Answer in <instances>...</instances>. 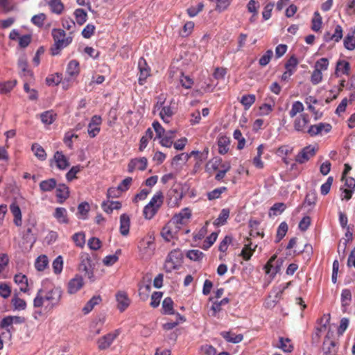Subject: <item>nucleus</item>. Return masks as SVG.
<instances>
[{"mask_svg": "<svg viewBox=\"0 0 355 355\" xmlns=\"http://www.w3.org/2000/svg\"><path fill=\"white\" fill-rule=\"evenodd\" d=\"M56 166L60 170H65L69 166V162L62 151H56L53 156Z\"/></svg>", "mask_w": 355, "mask_h": 355, "instance_id": "15", "label": "nucleus"}, {"mask_svg": "<svg viewBox=\"0 0 355 355\" xmlns=\"http://www.w3.org/2000/svg\"><path fill=\"white\" fill-rule=\"evenodd\" d=\"M14 281L17 284H24V286L20 288V291L23 293H26L28 291V278L26 275L21 273L17 274L14 277Z\"/></svg>", "mask_w": 355, "mask_h": 355, "instance_id": "32", "label": "nucleus"}, {"mask_svg": "<svg viewBox=\"0 0 355 355\" xmlns=\"http://www.w3.org/2000/svg\"><path fill=\"white\" fill-rule=\"evenodd\" d=\"M101 207L107 214H111L114 209L119 210L121 208V203L119 201H103Z\"/></svg>", "mask_w": 355, "mask_h": 355, "instance_id": "27", "label": "nucleus"}, {"mask_svg": "<svg viewBox=\"0 0 355 355\" xmlns=\"http://www.w3.org/2000/svg\"><path fill=\"white\" fill-rule=\"evenodd\" d=\"M46 84L49 86L58 85L62 80V74L61 73H55L48 76L46 78Z\"/></svg>", "mask_w": 355, "mask_h": 355, "instance_id": "35", "label": "nucleus"}, {"mask_svg": "<svg viewBox=\"0 0 355 355\" xmlns=\"http://www.w3.org/2000/svg\"><path fill=\"white\" fill-rule=\"evenodd\" d=\"M164 202V194L162 191H157L151 198L150 202L147 204L149 207H156L157 205H162Z\"/></svg>", "mask_w": 355, "mask_h": 355, "instance_id": "46", "label": "nucleus"}, {"mask_svg": "<svg viewBox=\"0 0 355 355\" xmlns=\"http://www.w3.org/2000/svg\"><path fill=\"white\" fill-rule=\"evenodd\" d=\"M57 186V181L54 178H50L40 182L39 187L42 191L49 192L53 191Z\"/></svg>", "mask_w": 355, "mask_h": 355, "instance_id": "25", "label": "nucleus"}, {"mask_svg": "<svg viewBox=\"0 0 355 355\" xmlns=\"http://www.w3.org/2000/svg\"><path fill=\"white\" fill-rule=\"evenodd\" d=\"M16 80L0 83V94H5L9 93L16 85Z\"/></svg>", "mask_w": 355, "mask_h": 355, "instance_id": "43", "label": "nucleus"}, {"mask_svg": "<svg viewBox=\"0 0 355 355\" xmlns=\"http://www.w3.org/2000/svg\"><path fill=\"white\" fill-rule=\"evenodd\" d=\"M316 153V149L311 145L303 148L296 155L295 162L299 164H304L308 162L311 157Z\"/></svg>", "mask_w": 355, "mask_h": 355, "instance_id": "8", "label": "nucleus"}, {"mask_svg": "<svg viewBox=\"0 0 355 355\" xmlns=\"http://www.w3.org/2000/svg\"><path fill=\"white\" fill-rule=\"evenodd\" d=\"M102 301L101 295L93 296L83 308V312L85 314L89 313L96 305H98Z\"/></svg>", "mask_w": 355, "mask_h": 355, "instance_id": "28", "label": "nucleus"}, {"mask_svg": "<svg viewBox=\"0 0 355 355\" xmlns=\"http://www.w3.org/2000/svg\"><path fill=\"white\" fill-rule=\"evenodd\" d=\"M332 126L328 123H319L318 124L311 125L306 130L311 137H315L319 134H321L322 131L325 133H328L331 130Z\"/></svg>", "mask_w": 355, "mask_h": 355, "instance_id": "10", "label": "nucleus"}, {"mask_svg": "<svg viewBox=\"0 0 355 355\" xmlns=\"http://www.w3.org/2000/svg\"><path fill=\"white\" fill-rule=\"evenodd\" d=\"M350 71V64L344 60H338L336 62L335 69V76L338 78L340 76V72L345 75H349Z\"/></svg>", "mask_w": 355, "mask_h": 355, "instance_id": "16", "label": "nucleus"}, {"mask_svg": "<svg viewBox=\"0 0 355 355\" xmlns=\"http://www.w3.org/2000/svg\"><path fill=\"white\" fill-rule=\"evenodd\" d=\"M54 44L50 49L51 54L53 56L58 55L60 54L62 49L64 47L63 41L61 40H54Z\"/></svg>", "mask_w": 355, "mask_h": 355, "instance_id": "56", "label": "nucleus"}, {"mask_svg": "<svg viewBox=\"0 0 355 355\" xmlns=\"http://www.w3.org/2000/svg\"><path fill=\"white\" fill-rule=\"evenodd\" d=\"M342 307L344 308L343 311H345V309L352 302V293L349 289L345 288L342 291L340 296Z\"/></svg>", "mask_w": 355, "mask_h": 355, "instance_id": "30", "label": "nucleus"}, {"mask_svg": "<svg viewBox=\"0 0 355 355\" xmlns=\"http://www.w3.org/2000/svg\"><path fill=\"white\" fill-rule=\"evenodd\" d=\"M12 303L17 310H24L26 308V302L24 300L21 299L15 295L12 299Z\"/></svg>", "mask_w": 355, "mask_h": 355, "instance_id": "59", "label": "nucleus"}, {"mask_svg": "<svg viewBox=\"0 0 355 355\" xmlns=\"http://www.w3.org/2000/svg\"><path fill=\"white\" fill-rule=\"evenodd\" d=\"M49 4L52 12L60 15L64 10V5L61 0H51Z\"/></svg>", "mask_w": 355, "mask_h": 355, "instance_id": "49", "label": "nucleus"}, {"mask_svg": "<svg viewBox=\"0 0 355 355\" xmlns=\"http://www.w3.org/2000/svg\"><path fill=\"white\" fill-rule=\"evenodd\" d=\"M311 29L313 31L318 32L320 30L322 24V19L318 11H315L314 12V16L311 20Z\"/></svg>", "mask_w": 355, "mask_h": 355, "instance_id": "40", "label": "nucleus"}, {"mask_svg": "<svg viewBox=\"0 0 355 355\" xmlns=\"http://www.w3.org/2000/svg\"><path fill=\"white\" fill-rule=\"evenodd\" d=\"M288 227L287 223L285 221L282 222L277 228V235L275 241L276 243H278L281 241V240L283 239L286 232H288Z\"/></svg>", "mask_w": 355, "mask_h": 355, "instance_id": "34", "label": "nucleus"}, {"mask_svg": "<svg viewBox=\"0 0 355 355\" xmlns=\"http://www.w3.org/2000/svg\"><path fill=\"white\" fill-rule=\"evenodd\" d=\"M343 44L346 49L352 51L355 49V37L354 35V33L352 34L348 33L344 40Z\"/></svg>", "mask_w": 355, "mask_h": 355, "instance_id": "50", "label": "nucleus"}, {"mask_svg": "<svg viewBox=\"0 0 355 355\" xmlns=\"http://www.w3.org/2000/svg\"><path fill=\"white\" fill-rule=\"evenodd\" d=\"M173 301L170 297L164 299L162 302V313L165 315H174Z\"/></svg>", "mask_w": 355, "mask_h": 355, "instance_id": "29", "label": "nucleus"}, {"mask_svg": "<svg viewBox=\"0 0 355 355\" xmlns=\"http://www.w3.org/2000/svg\"><path fill=\"white\" fill-rule=\"evenodd\" d=\"M67 74L69 76V78L76 77L80 73L79 62L76 60H71L67 65Z\"/></svg>", "mask_w": 355, "mask_h": 355, "instance_id": "23", "label": "nucleus"}, {"mask_svg": "<svg viewBox=\"0 0 355 355\" xmlns=\"http://www.w3.org/2000/svg\"><path fill=\"white\" fill-rule=\"evenodd\" d=\"M286 209V205L284 202H276L270 209L269 216H277L281 214Z\"/></svg>", "mask_w": 355, "mask_h": 355, "instance_id": "31", "label": "nucleus"}, {"mask_svg": "<svg viewBox=\"0 0 355 355\" xmlns=\"http://www.w3.org/2000/svg\"><path fill=\"white\" fill-rule=\"evenodd\" d=\"M130 219L127 214H123L120 216V233L123 236H127L130 232Z\"/></svg>", "mask_w": 355, "mask_h": 355, "instance_id": "18", "label": "nucleus"}, {"mask_svg": "<svg viewBox=\"0 0 355 355\" xmlns=\"http://www.w3.org/2000/svg\"><path fill=\"white\" fill-rule=\"evenodd\" d=\"M18 67L21 69V75L24 76L33 77V72L28 69V62L25 59H19L18 61Z\"/></svg>", "mask_w": 355, "mask_h": 355, "instance_id": "47", "label": "nucleus"}, {"mask_svg": "<svg viewBox=\"0 0 355 355\" xmlns=\"http://www.w3.org/2000/svg\"><path fill=\"white\" fill-rule=\"evenodd\" d=\"M218 235V232H212L209 236H207L203 242L202 248L205 250H207L216 241Z\"/></svg>", "mask_w": 355, "mask_h": 355, "instance_id": "48", "label": "nucleus"}, {"mask_svg": "<svg viewBox=\"0 0 355 355\" xmlns=\"http://www.w3.org/2000/svg\"><path fill=\"white\" fill-rule=\"evenodd\" d=\"M256 96L254 94H245L242 96L240 101L241 103L244 106L245 110H248L255 102Z\"/></svg>", "mask_w": 355, "mask_h": 355, "instance_id": "44", "label": "nucleus"}, {"mask_svg": "<svg viewBox=\"0 0 355 355\" xmlns=\"http://www.w3.org/2000/svg\"><path fill=\"white\" fill-rule=\"evenodd\" d=\"M32 150L35 152V155L40 160H44L46 158V154L44 148L37 144H33Z\"/></svg>", "mask_w": 355, "mask_h": 355, "instance_id": "53", "label": "nucleus"}, {"mask_svg": "<svg viewBox=\"0 0 355 355\" xmlns=\"http://www.w3.org/2000/svg\"><path fill=\"white\" fill-rule=\"evenodd\" d=\"M139 256L141 259L148 260L154 254L155 250V236L153 234H148L142 238L137 245Z\"/></svg>", "mask_w": 355, "mask_h": 355, "instance_id": "2", "label": "nucleus"}, {"mask_svg": "<svg viewBox=\"0 0 355 355\" xmlns=\"http://www.w3.org/2000/svg\"><path fill=\"white\" fill-rule=\"evenodd\" d=\"M83 166L80 165H76L72 166L70 170L66 174V178L68 182H71L74 179H76V174L79 173Z\"/></svg>", "mask_w": 355, "mask_h": 355, "instance_id": "54", "label": "nucleus"}, {"mask_svg": "<svg viewBox=\"0 0 355 355\" xmlns=\"http://www.w3.org/2000/svg\"><path fill=\"white\" fill-rule=\"evenodd\" d=\"M80 263L79 265V270L85 272V275L91 280L94 281V264L91 260V257L87 253H83L80 257Z\"/></svg>", "mask_w": 355, "mask_h": 355, "instance_id": "5", "label": "nucleus"}, {"mask_svg": "<svg viewBox=\"0 0 355 355\" xmlns=\"http://www.w3.org/2000/svg\"><path fill=\"white\" fill-rule=\"evenodd\" d=\"M171 223H172L171 221L166 223L162 229V231L160 233L162 238L166 242H169L171 241V239L174 237V234H173L172 230H171Z\"/></svg>", "mask_w": 355, "mask_h": 355, "instance_id": "36", "label": "nucleus"}, {"mask_svg": "<svg viewBox=\"0 0 355 355\" xmlns=\"http://www.w3.org/2000/svg\"><path fill=\"white\" fill-rule=\"evenodd\" d=\"M49 259L46 255L39 256L35 263V268L38 271H43L48 266Z\"/></svg>", "mask_w": 355, "mask_h": 355, "instance_id": "37", "label": "nucleus"}, {"mask_svg": "<svg viewBox=\"0 0 355 355\" xmlns=\"http://www.w3.org/2000/svg\"><path fill=\"white\" fill-rule=\"evenodd\" d=\"M55 189L57 202L62 204L69 196V188L64 184H59Z\"/></svg>", "mask_w": 355, "mask_h": 355, "instance_id": "13", "label": "nucleus"}, {"mask_svg": "<svg viewBox=\"0 0 355 355\" xmlns=\"http://www.w3.org/2000/svg\"><path fill=\"white\" fill-rule=\"evenodd\" d=\"M163 293L160 291H155L151 295V302H150V306L153 308L157 307L159 304L161 299L162 297Z\"/></svg>", "mask_w": 355, "mask_h": 355, "instance_id": "64", "label": "nucleus"}, {"mask_svg": "<svg viewBox=\"0 0 355 355\" xmlns=\"http://www.w3.org/2000/svg\"><path fill=\"white\" fill-rule=\"evenodd\" d=\"M84 285L83 279L81 276L76 275L71 279L67 286V291L69 294L77 293Z\"/></svg>", "mask_w": 355, "mask_h": 355, "instance_id": "12", "label": "nucleus"}, {"mask_svg": "<svg viewBox=\"0 0 355 355\" xmlns=\"http://www.w3.org/2000/svg\"><path fill=\"white\" fill-rule=\"evenodd\" d=\"M330 320V314H328V318L327 319V321H325L324 324H322L320 327H318L315 329V331L313 333L311 336V343L312 345H318L320 342V339L321 337V332L323 330H325L327 328V324L329 322Z\"/></svg>", "mask_w": 355, "mask_h": 355, "instance_id": "20", "label": "nucleus"}, {"mask_svg": "<svg viewBox=\"0 0 355 355\" xmlns=\"http://www.w3.org/2000/svg\"><path fill=\"white\" fill-rule=\"evenodd\" d=\"M89 209V205L87 202H83L80 203L78 206V213L82 216V218L83 219H86L87 218Z\"/></svg>", "mask_w": 355, "mask_h": 355, "instance_id": "58", "label": "nucleus"}, {"mask_svg": "<svg viewBox=\"0 0 355 355\" xmlns=\"http://www.w3.org/2000/svg\"><path fill=\"white\" fill-rule=\"evenodd\" d=\"M53 272L56 275L60 274L63 268V259L62 257L58 256L53 261Z\"/></svg>", "mask_w": 355, "mask_h": 355, "instance_id": "51", "label": "nucleus"}, {"mask_svg": "<svg viewBox=\"0 0 355 355\" xmlns=\"http://www.w3.org/2000/svg\"><path fill=\"white\" fill-rule=\"evenodd\" d=\"M119 335V330H116L114 332L107 334L106 335L98 339V347L100 350H104L110 347L114 340Z\"/></svg>", "mask_w": 355, "mask_h": 355, "instance_id": "7", "label": "nucleus"}, {"mask_svg": "<svg viewBox=\"0 0 355 355\" xmlns=\"http://www.w3.org/2000/svg\"><path fill=\"white\" fill-rule=\"evenodd\" d=\"M72 239L78 247L83 248L85 243V235L83 232L75 233Z\"/></svg>", "mask_w": 355, "mask_h": 355, "instance_id": "55", "label": "nucleus"}, {"mask_svg": "<svg viewBox=\"0 0 355 355\" xmlns=\"http://www.w3.org/2000/svg\"><path fill=\"white\" fill-rule=\"evenodd\" d=\"M230 211L227 208L223 209L218 218L214 221V225L217 227L223 226L227 223V220L230 216Z\"/></svg>", "mask_w": 355, "mask_h": 355, "instance_id": "26", "label": "nucleus"}, {"mask_svg": "<svg viewBox=\"0 0 355 355\" xmlns=\"http://www.w3.org/2000/svg\"><path fill=\"white\" fill-rule=\"evenodd\" d=\"M186 256L191 261H200L205 257V254L198 250H188Z\"/></svg>", "mask_w": 355, "mask_h": 355, "instance_id": "45", "label": "nucleus"}, {"mask_svg": "<svg viewBox=\"0 0 355 355\" xmlns=\"http://www.w3.org/2000/svg\"><path fill=\"white\" fill-rule=\"evenodd\" d=\"M138 69L139 70L138 83L140 85H143L150 75V68L148 67L146 60L144 58H140L138 62Z\"/></svg>", "mask_w": 355, "mask_h": 355, "instance_id": "9", "label": "nucleus"}, {"mask_svg": "<svg viewBox=\"0 0 355 355\" xmlns=\"http://www.w3.org/2000/svg\"><path fill=\"white\" fill-rule=\"evenodd\" d=\"M74 15L76 19V22L78 25H83L87 21V14L84 9L77 8L74 11Z\"/></svg>", "mask_w": 355, "mask_h": 355, "instance_id": "38", "label": "nucleus"}, {"mask_svg": "<svg viewBox=\"0 0 355 355\" xmlns=\"http://www.w3.org/2000/svg\"><path fill=\"white\" fill-rule=\"evenodd\" d=\"M309 116L306 113H303L300 115V116L297 117L294 121V129L297 132L306 133V128L307 125L309 123Z\"/></svg>", "mask_w": 355, "mask_h": 355, "instance_id": "11", "label": "nucleus"}, {"mask_svg": "<svg viewBox=\"0 0 355 355\" xmlns=\"http://www.w3.org/2000/svg\"><path fill=\"white\" fill-rule=\"evenodd\" d=\"M304 110V105L300 101H295L293 103L291 110L289 112L291 117H294L297 113Z\"/></svg>", "mask_w": 355, "mask_h": 355, "instance_id": "61", "label": "nucleus"}, {"mask_svg": "<svg viewBox=\"0 0 355 355\" xmlns=\"http://www.w3.org/2000/svg\"><path fill=\"white\" fill-rule=\"evenodd\" d=\"M46 19V15L44 13H40L33 16L31 18V22L39 28H42L44 26V22Z\"/></svg>", "mask_w": 355, "mask_h": 355, "instance_id": "57", "label": "nucleus"}, {"mask_svg": "<svg viewBox=\"0 0 355 355\" xmlns=\"http://www.w3.org/2000/svg\"><path fill=\"white\" fill-rule=\"evenodd\" d=\"M168 205L170 207L179 206L180 201L184 197L183 191L180 185H173L167 192L166 194Z\"/></svg>", "mask_w": 355, "mask_h": 355, "instance_id": "4", "label": "nucleus"}, {"mask_svg": "<svg viewBox=\"0 0 355 355\" xmlns=\"http://www.w3.org/2000/svg\"><path fill=\"white\" fill-rule=\"evenodd\" d=\"M43 289H40L35 297L33 300V306L35 308L42 307L44 304V301L48 302L47 305L45 306V309L47 311H51L55 308L60 304L61 299L62 297L63 291L59 286H53L50 290L47 291L45 294Z\"/></svg>", "mask_w": 355, "mask_h": 355, "instance_id": "1", "label": "nucleus"}, {"mask_svg": "<svg viewBox=\"0 0 355 355\" xmlns=\"http://www.w3.org/2000/svg\"><path fill=\"white\" fill-rule=\"evenodd\" d=\"M184 256L180 249L171 250L167 255L165 260L164 268L166 272H171L173 270H178L183 263Z\"/></svg>", "mask_w": 355, "mask_h": 355, "instance_id": "3", "label": "nucleus"}, {"mask_svg": "<svg viewBox=\"0 0 355 355\" xmlns=\"http://www.w3.org/2000/svg\"><path fill=\"white\" fill-rule=\"evenodd\" d=\"M10 210L14 216V224L17 227L21 226L22 224L21 211L16 201H14L11 203L10 205Z\"/></svg>", "mask_w": 355, "mask_h": 355, "instance_id": "17", "label": "nucleus"}, {"mask_svg": "<svg viewBox=\"0 0 355 355\" xmlns=\"http://www.w3.org/2000/svg\"><path fill=\"white\" fill-rule=\"evenodd\" d=\"M0 329H5L7 332L10 333V329H13L12 315H8L2 319L0 322Z\"/></svg>", "mask_w": 355, "mask_h": 355, "instance_id": "60", "label": "nucleus"}, {"mask_svg": "<svg viewBox=\"0 0 355 355\" xmlns=\"http://www.w3.org/2000/svg\"><path fill=\"white\" fill-rule=\"evenodd\" d=\"M53 216L60 223H69L67 209L64 207H57L53 213Z\"/></svg>", "mask_w": 355, "mask_h": 355, "instance_id": "24", "label": "nucleus"}, {"mask_svg": "<svg viewBox=\"0 0 355 355\" xmlns=\"http://www.w3.org/2000/svg\"><path fill=\"white\" fill-rule=\"evenodd\" d=\"M174 114L171 107L170 105L162 106V108L159 112V116L165 123H168L169 120L168 118H171Z\"/></svg>", "mask_w": 355, "mask_h": 355, "instance_id": "42", "label": "nucleus"}, {"mask_svg": "<svg viewBox=\"0 0 355 355\" xmlns=\"http://www.w3.org/2000/svg\"><path fill=\"white\" fill-rule=\"evenodd\" d=\"M273 55V52L271 49L267 50L264 55H263L259 60V64L261 67L266 66L270 61Z\"/></svg>", "mask_w": 355, "mask_h": 355, "instance_id": "62", "label": "nucleus"}, {"mask_svg": "<svg viewBox=\"0 0 355 355\" xmlns=\"http://www.w3.org/2000/svg\"><path fill=\"white\" fill-rule=\"evenodd\" d=\"M226 187H221L216 188L207 193V198L209 200H213L220 198V195L227 191Z\"/></svg>", "mask_w": 355, "mask_h": 355, "instance_id": "52", "label": "nucleus"}, {"mask_svg": "<svg viewBox=\"0 0 355 355\" xmlns=\"http://www.w3.org/2000/svg\"><path fill=\"white\" fill-rule=\"evenodd\" d=\"M230 144V138L225 135L220 136L217 141L218 146V153L221 155L226 154L229 150Z\"/></svg>", "mask_w": 355, "mask_h": 355, "instance_id": "22", "label": "nucleus"}, {"mask_svg": "<svg viewBox=\"0 0 355 355\" xmlns=\"http://www.w3.org/2000/svg\"><path fill=\"white\" fill-rule=\"evenodd\" d=\"M40 118L44 124L50 125L53 123L56 118V114L52 110L46 111L40 114Z\"/></svg>", "mask_w": 355, "mask_h": 355, "instance_id": "41", "label": "nucleus"}, {"mask_svg": "<svg viewBox=\"0 0 355 355\" xmlns=\"http://www.w3.org/2000/svg\"><path fill=\"white\" fill-rule=\"evenodd\" d=\"M282 263V259L277 260L275 266H273L272 264L270 267L264 268L266 273L269 275L271 278L273 279L276 274L280 271Z\"/></svg>", "mask_w": 355, "mask_h": 355, "instance_id": "33", "label": "nucleus"}, {"mask_svg": "<svg viewBox=\"0 0 355 355\" xmlns=\"http://www.w3.org/2000/svg\"><path fill=\"white\" fill-rule=\"evenodd\" d=\"M221 336L227 342L232 343H239L241 342L243 339V335L240 334H236L234 333H232V331H222L220 333Z\"/></svg>", "mask_w": 355, "mask_h": 355, "instance_id": "19", "label": "nucleus"}, {"mask_svg": "<svg viewBox=\"0 0 355 355\" xmlns=\"http://www.w3.org/2000/svg\"><path fill=\"white\" fill-rule=\"evenodd\" d=\"M333 181V177L329 176L327 179V181L322 184L320 187V193L322 196H326L329 193Z\"/></svg>", "mask_w": 355, "mask_h": 355, "instance_id": "63", "label": "nucleus"}, {"mask_svg": "<svg viewBox=\"0 0 355 355\" xmlns=\"http://www.w3.org/2000/svg\"><path fill=\"white\" fill-rule=\"evenodd\" d=\"M116 300L118 303V309L123 312L130 305V300L127 293L124 291H119L116 294Z\"/></svg>", "mask_w": 355, "mask_h": 355, "instance_id": "14", "label": "nucleus"}, {"mask_svg": "<svg viewBox=\"0 0 355 355\" xmlns=\"http://www.w3.org/2000/svg\"><path fill=\"white\" fill-rule=\"evenodd\" d=\"M35 226L36 222L34 220H29L26 225V230L24 231L22 236L23 240L27 243H31V245L37 241V234L34 232Z\"/></svg>", "mask_w": 355, "mask_h": 355, "instance_id": "6", "label": "nucleus"}, {"mask_svg": "<svg viewBox=\"0 0 355 355\" xmlns=\"http://www.w3.org/2000/svg\"><path fill=\"white\" fill-rule=\"evenodd\" d=\"M191 216V210L189 208H184L179 214H175L171 221L173 224H183V220L189 218Z\"/></svg>", "mask_w": 355, "mask_h": 355, "instance_id": "21", "label": "nucleus"}, {"mask_svg": "<svg viewBox=\"0 0 355 355\" xmlns=\"http://www.w3.org/2000/svg\"><path fill=\"white\" fill-rule=\"evenodd\" d=\"M160 208V205H157L155 207H149L148 205H146L143 210V215L146 219H151L154 217V216L157 214L159 209Z\"/></svg>", "mask_w": 355, "mask_h": 355, "instance_id": "39", "label": "nucleus"}]
</instances>
